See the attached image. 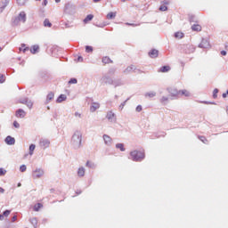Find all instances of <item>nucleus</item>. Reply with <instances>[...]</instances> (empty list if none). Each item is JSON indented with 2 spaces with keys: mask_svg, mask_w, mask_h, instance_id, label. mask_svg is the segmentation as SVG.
Segmentation results:
<instances>
[{
  "mask_svg": "<svg viewBox=\"0 0 228 228\" xmlns=\"http://www.w3.org/2000/svg\"><path fill=\"white\" fill-rule=\"evenodd\" d=\"M4 75L0 74V83H4Z\"/></svg>",
  "mask_w": 228,
  "mask_h": 228,
  "instance_id": "40",
  "label": "nucleus"
},
{
  "mask_svg": "<svg viewBox=\"0 0 228 228\" xmlns=\"http://www.w3.org/2000/svg\"><path fill=\"white\" fill-rule=\"evenodd\" d=\"M200 140H201L203 143H206V142H208V139H206V137L204 136L200 137Z\"/></svg>",
  "mask_w": 228,
  "mask_h": 228,
  "instance_id": "45",
  "label": "nucleus"
},
{
  "mask_svg": "<svg viewBox=\"0 0 228 228\" xmlns=\"http://www.w3.org/2000/svg\"><path fill=\"white\" fill-rule=\"evenodd\" d=\"M18 19H19V20H22V22H26V12H21L19 14Z\"/></svg>",
  "mask_w": 228,
  "mask_h": 228,
  "instance_id": "17",
  "label": "nucleus"
},
{
  "mask_svg": "<svg viewBox=\"0 0 228 228\" xmlns=\"http://www.w3.org/2000/svg\"><path fill=\"white\" fill-rule=\"evenodd\" d=\"M94 52V47L92 46H86V53H93Z\"/></svg>",
  "mask_w": 228,
  "mask_h": 228,
  "instance_id": "32",
  "label": "nucleus"
},
{
  "mask_svg": "<svg viewBox=\"0 0 228 228\" xmlns=\"http://www.w3.org/2000/svg\"><path fill=\"white\" fill-rule=\"evenodd\" d=\"M77 83V79L76 78H71L69 81V85H76Z\"/></svg>",
  "mask_w": 228,
  "mask_h": 228,
  "instance_id": "34",
  "label": "nucleus"
},
{
  "mask_svg": "<svg viewBox=\"0 0 228 228\" xmlns=\"http://www.w3.org/2000/svg\"><path fill=\"white\" fill-rule=\"evenodd\" d=\"M39 145L42 147V149H47L49 148V145H51V142L47 139H41Z\"/></svg>",
  "mask_w": 228,
  "mask_h": 228,
  "instance_id": "6",
  "label": "nucleus"
},
{
  "mask_svg": "<svg viewBox=\"0 0 228 228\" xmlns=\"http://www.w3.org/2000/svg\"><path fill=\"white\" fill-rule=\"evenodd\" d=\"M159 52L156 49H152L151 51L149 52V56L150 58H158Z\"/></svg>",
  "mask_w": 228,
  "mask_h": 228,
  "instance_id": "14",
  "label": "nucleus"
},
{
  "mask_svg": "<svg viewBox=\"0 0 228 228\" xmlns=\"http://www.w3.org/2000/svg\"><path fill=\"white\" fill-rule=\"evenodd\" d=\"M3 216H10V210H5V211L3 213Z\"/></svg>",
  "mask_w": 228,
  "mask_h": 228,
  "instance_id": "41",
  "label": "nucleus"
},
{
  "mask_svg": "<svg viewBox=\"0 0 228 228\" xmlns=\"http://www.w3.org/2000/svg\"><path fill=\"white\" fill-rule=\"evenodd\" d=\"M135 110L138 113H140V111H142V105H138Z\"/></svg>",
  "mask_w": 228,
  "mask_h": 228,
  "instance_id": "44",
  "label": "nucleus"
},
{
  "mask_svg": "<svg viewBox=\"0 0 228 228\" xmlns=\"http://www.w3.org/2000/svg\"><path fill=\"white\" fill-rule=\"evenodd\" d=\"M117 17V12H109L107 14V19L111 20V19H115Z\"/></svg>",
  "mask_w": 228,
  "mask_h": 228,
  "instance_id": "20",
  "label": "nucleus"
},
{
  "mask_svg": "<svg viewBox=\"0 0 228 228\" xmlns=\"http://www.w3.org/2000/svg\"><path fill=\"white\" fill-rule=\"evenodd\" d=\"M0 193H4V189H3V187H0Z\"/></svg>",
  "mask_w": 228,
  "mask_h": 228,
  "instance_id": "53",
  "label": "nucleus"
},
{
  "mask_svg": "<svg viewBox=\"0 0 228 228\" xmlns=\"http://www.w3.org/2000/svg\"><path fill=\"white\" fill-rule=\"evenodd\" d=\"M44 208V205L42 203H37L34 206V211H40Z\"/></svg>",
  "mask_w": 228,
  "mask_h": 228,
  "instance_id": "23",
  "label": "nucleus"
},
{
  "mask_svg": "<svg viewBox=\"0 0 228 228\" xmlns=\"http://www.w3.org/2000/svg\"><path fill=\"white\" fill-rule=\"evenodd\" d=\"M42 175H44V170L42 169H36L32 174L33 179H40Z\"/></svg>",
  "mask_w": 228,
  "mask_h": 228,
  "instance_id": "5",
  "label": "nucleus"
},
{
  "mask_svg": "<svg viewBox=\"0 0 228 228\" xmlns=\"http://www.w3.org/2000/svg\"><path fill=\"white\" fill-rule=\"evenodd\" d=\"M168 2L167 1H163L161 2V5L159 7L160 12H167L168 10Z\"/></svg>",
  "mask_w": 228,
  "mask_h": 228,
  "instance_id": "12",
  "label": "nucleus"
},
{
  "mask_svg": "<svg viewBox=\"0 0 228 228\" xmlns=\"http://www.w3.org/2000/svg\"><path fill=\"white\" fill-rule=\"evenodd\" d=\"M61 0H55V3H60Z\"/></svg>",
  "mask_w": 228,
  "mask_h": 228,
  "instance_id": "56",
  "label": "nucleus"
},
{
  "mask_svg": "<svg viewBox=\"0 0 228 228\" xmlns=\"http://www.w3.org/2000/svg\"><path fill=\"white\" fill-rule=\"evenodd\" d=\"M75 117H78L79 118H81V113L76 112Z\"/></svg>",
  "mask_w": 228,
  "mask_h": 228,
  "instance_id": "49",
  "label": "nucleus"
},
{
  "mask_svg": "<svg viewBox=\"0 0 228 228\" xmlns=\"http://www.w3.org/2000/svg\"><path fill=\"white\" fill-rule=\"evenodd\" d=\"M94 1V3H99V1H101V0H93Z\"/></svg>",
  "mask_w": 228,
  "mask_h": 228,
  "instance_id": "55",
  "label": "nucleus"
},
{
  "mask_svg": "<svg viewBox=\"0 0 228 228\" xmlns=\"http://www.w3.org/2000/svg\"><path fill=\"white\" fill-rule=\"evenodd\" d=\"M20 172H26V170H27L26 165L20 166Z\"/></svg>",
  "mask_w": 228,
  "mask_h": 228,
  "instance_id": "38",
  "label": "nucleus"
},
{
  "mask_svg": "<svg viewBox=\"0 0 228 228\" xmlns=\"http://www.w3.org/2000/svg\"><path fill=\"white\" fill-rule=\"evenodd\" d=\"M38 49H39L38 45H33L30 49V53L32 54H37V53H38Z\"/></svg>",
  "mask_w": 228,
  "mask_h": 228,
  "instance_id": "21",
  "label": "nucleus"
},
{
  "mask_svg": "<svg viewBox=\"0 0 228 228\" xmlns=\"http://www.w3.org/2000/svg\"><path fill=\"white\" fill-rule=\"evenodd\" d=\"M123 3H126V1H127V0H121Z\"/></svg>",
  "mask_w": 228,
  "mask_h": 228,
  "instance_id": "57",
  "label": "nucleus"
},
{
  "mask_svg": "<svg viewBox=\"0 0 228 228\" xmlns=\"http://www.w3.org/2000/svg\"><path fill=\"white\" fill-rule=\"evenodd\" d=\"M199 47L201 49H208L209 47V41H208V39H202Z\"/></svg>",
  "mask_w": 228,
  "mask_h": 228,
  "instance_id": "7",
  "label": "nucleus"
},
{
  "mask_svg": "<svg viewBox=\"0 0 228 228\" xmlns=\"http://www.w3.org/2000/svg\"><path fill=\"white\" fill-rule=\"evenodd\" d=\"M63 101H67V95H65V94H61V95L57 98V102H63Z\"/></svg>",
  "mask_w": 228,
  "mask_h": 228,
  "instance_id": "19",
  "label": "nucleus"
},
{
  "mask_svg": "<svg viewBox=\"0 0 228 228\" xmlns=\"http://www.w3.org/2000/svg\"><path fill=\"white\" fill-rule=\"evenodd\" d=\"M22 104H26L28 108H33V102L26 101L25 102H22Z\"/></svg>",
  "mask_w": 228,
  "mask_h": 228,
  "instance_id": "31",
  "label": "nucleus"
},
{
  "mask_svg": "<svg viewBox=\"0 0 228 228\" xmlns=\"http://www.w3.org/2000/svg\"><path fill=\"white\" fill-rule=\"evenodd\" d=\"M106 118H108L110 122H113L114 120H116V116L113 111L110 110L109 112H107Z\"/></svg>",
  "mask_w": 228,
  "mask_h": 228,
  "instance_id": "9",
  "label": "nucleus"
},
{
  "mask_svg": "<svg viewBox=\"0 0 228 228\" xmlns=\"http://www.w3.org/2000/svg\"><path fill=\"white\" fill-rule=\"evenodd\" d=\"M167 101H168V98L167 97H162L161 100H160V102H167Z\"/></svg>",
  "mask_w": 228,
  "mask_h": 228,
  "instance_id": "43",
  "label": "nucleus"
},
{
  "mask_svg": "<svg viewBox=\"0 0 228 228\" xmlns=\"http://www.w3.org/2000/svg\"><path fill=\"white\" fill-rule=\"evenodd\" d=\"M145 97H156V93H147Z\"/></svg>",
  "mask_w": 228,
  "mask_h": 228,
  "instance_id": "35",
  "label": "nucleus"
},
{
  "mask_svg": "<svg viewBox=\"0 0 228 228\" xmlns=\"http://www.w3.org/2000/svg\"><path fill=\"white\" fill-rule=\"evenodd\" d=\"M53 99H54V94L53 93H49L47 94L46 100L47 101H53Z\"/></svg>",
  "mask_w": 228,
  "mask_h": 228,
  "instance_id": "29",
  "label": "nucleus"
},
{
  "mask_svg": "<svg viewBox=\"0 0 228 228\" xmlns=\"http://www.w3.org/2000/svg\"><path fill=\"white\" fill-rule=\"evenodd\" d=\"M94 20V14H89L87 15L85 20H84V23L85 24H88V22H90V20Z\"/></svg>",
  "mask_w": 228,
  "mask_h": 228,
  "instance_id": "18",
  "label": "nucleus"
},
{
  "mask_svg": "<svg viewBox=\"0 0 228 228\" xmlns=\"http://www.w3.org/2000/svg\"><path fill=\"white\" fill-rule=\"evenodd\" d=\"M227 95H228V89H227L226 93L223 94L224 99H225L227 97Z\"/></svg>",
  "mask_w": 228,
  "mask_h": 228,
  "instance_id": "48",
  "label": "nucleus"
},
{
  "mask_svg": "<svg viewBox=\"0 0 228 228\" xmlns=\"http://www.w3.org/2000/svg\"><path fill=\"white\" fill-rule=\"evenodd\" d=\"M30 223L32 224V225H34V227H37V225L38 224V220H37V217H33L30 219Z\"/></svg>",
  "mask_w": 228,
  "mask_h": 228,
  "instance_id": "27",
  "label": "nucleus"
},
{
  "mask_svg": "<svg viewBox=\"0 0 228 228\" xmlns=\"http://www.w3.org/2000/svg\"><path fill=\"white\" fill-rule=\"evenodd\" d=\"M0 51H3V48L0 47Z\"/></svg>",
  "mask_w": 228,
  "mask_h": 228,
  "instance_id": "58",
  "label": "nucleus"
},
{
  "mask_svg": "<svg viewBox=\"0 0 228 228\" xmlns=\"http://www.w3.org/2000/svg\"><path fill=\"white\" fill-rule=\"evenodd\" d=\"M86 167H89V168H92V167H94V163L90 162V160H88L86 164Z\"/></svg>",
  "mask_w": 228,
  "mask_h": 228,
  "instance_id": "39",
  "label": "nucleus"
},
{
  "mask_svg": "<svg viewBox=\"0 0 228 228\" xmlns=\"http://www.w3.org/2000/svg\"><path fill=\"white\" fill-rule=\"evenodd\" d=\"M13 126H14V127H16V128L20 127V125L19 122H17V121H14V122H13Z\"/></svg>",
  "mask_w": 228,
  "mask_h": 228,
  "instance_id": "42",
  "label": "nucleus"
},
{
  "mask_svg": "<svg viewBox=\"0 0 228 228\" xmlns=\"http://www.w3.org/2000/svg\"><path fill=\"white\" fill-rule=\"evenodd\" d=\"M130 156L134 161H142L145 158V151L143 150L134 151L130 152Z\"/></svg>",
  "mask_w": 228,
  "mask_h": 228,
  "instance_id": "1",
  "label": "nucleus"
},
{
  "mask_svg": "<svg viewBox=\"0 0 228 228\" xmlns=\"http://www.w3.org/2000/svg\"><path fill=\"white\" fill-rule=\"evenodd\" d=\"M221 54H222V56H226L227 55V52H225V51H221Z\"/></svg>",
  "mask_w": 228,
  "mask_h": 228,
  "instance_id": "47",
  "label": "nucleus"
},
{
  "mask_svg": "<svg viewBox=\"0 0 228 228\" xmlns=\"http://www.w3.org/2000/svg\"><path fill=\"white\" fill-rule=\"evenodd\" d=\"M126 26H140L139 24H134V23H126Z\"/></svg>",
  "mask_w": 228,
  "mask_h": 228,
  "instance_id": "46",
  "label": "nucleus"
},
{
  "mask_svg": "<svg viewBox=\"0 0 228 228\" xmlns=\"http://www.w3.org/2000/svg\"><path fill=\"white\" fill-rule=\"evenodd\" d=\"M103 141L105 145H111L113 143V140L108 134H103Z\"/></svg>",
  "mask_w": 228,
  "mask_h": 228,
  "instance_id": "8",
  "label": "nucleus"
},
{
  "mask_svg": "<svg viewBox=\"0 0 228 228\" xmlns=\"http://www.w3.org/2000/svg\"><path fill=\"white\" fill-rule=\"evenodd\" d=\"M17 221V216H12V222H16Z\"/></svg>",
  "mask_w": 228,
  "mask_h": 228,
  "instance_id": "51",
  "label": "nucleus"
},
{
  "mask_svg": "<svg viewBox=\"0 0 228 228\" xmlns=\"http://www.w3.org/2000/svg\"><path fill=\"white\" fill-rule=\"evenodd\" d=\"M26 1L27 0H17L18 4H20V6H23V4H26Z\"/></svg>",
  "mask_w": 228,
  "mask_h": 228,
  "instance_id": "36",
  "label": "nucleus"
},
{
  "mask_svg": "<svg viewBox=\"0 0 228 228\" xmlns=\"http://www.w3.org/2000/svg\"><path fill=\"white\" fill-rule=\"evenodd\" d=\"M192 31H202V26L200 24H194L191 26Z\"/></svg>",
  "mask_w": 228,
  "mask_h": 228,
  "instance_id": "15",
  "label": "nucleus"
},
{
  "mask_svg": "<svg viewBox=\"0 0 228 228\" xmlns=\"http://www.w3.org/2000/svg\"><path fill=\"white\" fill-rule=\"evenodd\" d=\"M134 72V74H142V70L136 69L134 66H129L125 69V74H129Z\"/></svg>",
  "mask_w": 228,
  "mask_h": 228,
  "instance_id": "4",
  "label": "nucleus"
},
{
  "mask_svg": "<svg viewBox=\"0 0 228 228\" xmlns=\"http://www.w3.org/2000/svg\"><path fill=\"white\" fill-rule=\"evenodd\" d=\"M170 70V66H163L160 68L159 72H168Z\"/></svg>",
  "mask_w": 228,
  "mask_h": 228,
  "instance_id": "26",
  "label": "nucleus"
},
{
  "mask_svg": "<svg viewBox=\"0 0 228 228\" xmlns=\"http://www.w3.org/2000/svg\"><path fill=\"white\" fill-rule=\"evenodd\" d=\"M77 175L79 177H84L85 176V169H84V167H79L78 168Z\"/></svg>",
  "mask_w": 228,
  "mask_h": 228,
  "instance_id": "22",
  "label": "nucleus"
},
{
  "mask_svg": "<svg viewBox=\"0 0 228 228\" xmlns=\"http://www.w3.org/2000/svg\"><path fill=\"white\" fill-rule=\"evenodd\" d=\"M77 61H83V57L79 56V57L77 58Z\"/></svg>",
  "mask_w": 228,
  "mask_h": 228,
  "instance_id": "52",
  "label": "nucleus"
},
{
  "mask_svg": "<svg viewBox=\"0 0 228 228\" xmlns=\"http://www.w3.org/2000/svg\"><path fill=\"white\" fill-rule=\"evenodd\" d=\"M43 6H47V0L43 1Z\"/></svg>",
  "mask_w": 228,
  "mask_h": 228,
  "instance_id": "50",
  "label": "nucleus"
},
{
  "mask_svg": "<svg viewBox=\"0 0 228 228\" xmlns=\"http://www.w3.org/2000/svg\"><path fill=\"white\" fill-rule=\"evenodd\" d=\"M18 186H20V183H18Z\"/></svg>",
  "mask_w": 228,
  "mask_h": 228,
  "instance_id": "59",
  "label": "nucleus"
},
{
  "mask_svg": "<svg viewBox=\"0 0 228 228\" xmlns=\"http://www.w3.org/2000/svg\"><path fill=\"white\" fill-rule=\"evenodd\" d=\"M35 149H36L35 144H31L29 146V154H30V156H33V152H34Z\"/></svg>",
  "mask_w": 228,
  "mask_h": 228,
  "instance_id": "30",
  "label": "nucleus"
},
{
  "mask_svg": "<svg viewBox=\"0 0 228 228\" xmlns=\"http://www.w3.org/2000/svg\"><path fill=\"white\" fill-rule=\"evenodd\" d=\"M102 61L104 63V65H108V63H113V61H111V59H110L108 56L103 57Z\"/></svg>",
  "mask_w": 228,
  "mask_h": 228,
  "instance_id": "16",
  "label": "nucleus"
},
{
  "mask_svg": "<svg viewBox=\"0 0 228 228\" xmlns=\"http://www.w3.org/2000/svg\"><path fill=\"white\" fill-rule=\"evenodd\" d=\"M83 134H81V132H76L71 139V142L74 145H77V147H81V142H82Z\"/></svg>",
  "mask_w": 228,
  "mask_h": 228,
  "instance_id": "2",
  "label": "nucleus"
},
{
  "mask_svg": "<svg viewBox=\"0 0 228 228\" xmlns=\"http://www.w3.org/2000/svg\"><path fill=\"white\" fill-rule=\"evenodd\" d=\"M44 26H45V28H51V26H53V24L51 23L49 19H45L44 21Z\"/></svg>",
  "mask_w": 228,
  "mask_h": 228,
  "instance_id": "24",
  "label": "nucleus"
},
{
  "mask_svg": "<svg viewBox=\"0 0 228 228\" xmlns=\"http://www.w3.org/2000/svg\"><path fill=\"white\" fill-rule=\"evenodd\" d=\"M6 175V170L4 168H0V176L5 175Z\"/></svg>",
  "mask_w": 228,
  "mask_h": 228,
  "instance_id": "37",
  "label": "nucleus"
},
{
  "mask_svg": "<svg viewBox=\"0 0 228 228\" xmlns=\"http://www.w3.org/2000/svg\"><path fill=\"white\" fill-rule=\"evenodd\" d=\"M16 117L17 118H24V117H26V111H24L22 109H19L16 111Z\"/></svg>",
  "mask_w": 228,
  "mask_h": 228,
  "instance_id": "11",
  "label": "nucleus"
},
{
  "mask_svg": "<svg viewBox=\"0 0 228 228\" xmlns=\"http://www.w3.org/2000/svg\"><path fill=\"white\" fill-rule=\"evenodd\" d=\"M183 37H184V34H183V32H176V33L175 34V38L181 39V38H183Z\"/></svg>",
  "mask_w": 228,
  "mask_h": 228,
  "instance_id": "28",
  "label": "nucleus"
},
{
  "mask_svg": "<svg viewBox=\"0 0 228 228\" xmlns=\"http://www.w3.org/2000/svg\"><path fill=\"white\" fill-rule=\"evenodd\" d=\"M5 143H7V145H15V138L12 137V136H7L5 138Z\"/></svg>",
  "mask_w": 228,
  "mask_h": 228,
  "instance_id": "13",
  "label": "nucleus"
},
{
  "mask_svg": "<svg viewBox=\"0 0 228 228\" xmlns=\"http://www.w3.org/2000/svg\"><path fill=\"white\" fill-rule=\"evenodd\" d=\"M99 108H101V104H99V102H93L90 107V111H92V113H94V111H97V110H99Z\"/></svg>",
  "mask_w": 228,
  "mask_h": 228,
  "instance_id": "10",
  "label": "nucleus"
},
{
  "mask_svg": "<svg viewBox=\"0 0 228 228\" xmlns=\"http://www.w3.org/2000/svg\"><path fill=\"white\" fill-rule=\"evenodd\" d=\"M218 97V89H214L213 91V98L216 99Z\"/></svg>",
  "mask_w": 228,
  "mask_h": 228,
  "instance_id": "33",
  "label": "nucleus"
},
{
  "mask_svg": "<svg viewBox=\"0 0 228 228\" xmlns=\"http://www.w3.org/2000/svg\"><path fill=\"white\" fill-rule=\"evenodd\" d=\"M172 95L173 97H177V95H184L185 97H190V91L186 89L181 91L173 90Z\"/></svg>",
  "mask_w": 228,
  "mask_h": 228,
  "instance_id": "3",
  "label": "nucleus"
},
{
  "mask_svg": "<svg viewBox=\"0 0 228 228\" xmlns=\"http://www.w3.org/2000/svg\"><path fill=\"white\" fill-rule=\"evenodd\" d=\"M116 149H119L121 151V152H124V151H126V148H124V144L123 143L116 144Z\"/></svg>",
  "mask_w": 228,
  "mask_h": 228,
  "instance_id": "25",
  "label": "nucleus"
},
{
  "mask_svg": "<svg viewBox=\"0 0 228 228\" xmlns=\"http://www.w3.org/2000/svg\"><path fill=\"white\" fill-rule=\"evenodd\" d=\"M4 216L3 215H0V220H3Z\"/></svg>",
  "mask_w": 228,
  "mask_h": 228,
  "instance_id": "54",
  "label": "nucleus"
}]
</instances>
